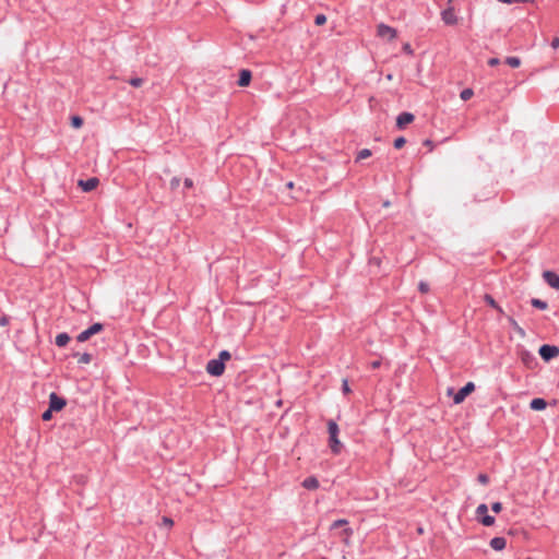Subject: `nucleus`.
Segmentation results:
<instances>
[{
  "instance_id": "26",
  "label": "nucleus",
  "mask_w": 559,
  "mask_h": 559,
  "mask_svg": "<svg viewBox=\"0 0 559 559\" xmlns=\"http://www.w3.org/2000/svg\"><path fill=\"white\" fill-rule=\"evenodd\" d=\"M231 358V355L228 350H222L218 355V360H221L223 364Z\"/></svg>"
},
{
  "instance_id": "27",
  "label": "nucleus",
  "mask_w": 559,
  "mask_h": 559,
  "mask_svg": "<svg viewBox=\"0 0 559 559\" xmlns=\"http://www.w3.org/2000/svg\"><path fill=\"white\" fill-rule=\"evenodd\" d=\"M348 524V521L345 520V519H340V520H336L332 523L331 525V528H337V527H341V526H345Z\"/></svg>"
},
{
  "instance_id": "47",
  "label": "nucleus",
  "mask_w": 559,
  "mask_h": 559,
  "mask_svg": "<svg viewBox=\"0 0 559 559\" xmlns=\"http://www.w3.org/2000/svg\"><path fill=\"white\" fill-rule=\"evenodd\" d=\"M499 314H504L503 309L498 305V308H496Z\"/></svg>"
},
{
  "instance_id": "31",
  "label": "nucleus",
  "mask_w": 559,
  "mask_h": 559,
  "mask_svg": "<svg viewBox=\"0 0 559 559\" xmlns=\"http://www.w3.org/2000/svg\"><path fill=\"white\" fill-rule=\"evenodd\" d=\"M129 83L133 86V87H140L142 84H143V79L141 78H132Z\"/></svg>"
},
{
  "instance_id": "48",
  "label": "nucleus",
  "mask_w": 559,
  "mask_h": 559,
  "mask_svg": "<svg viewBox=\"0 0 559 559\" xmlns=\"http://www.w3.org/2000/svg\"><path fill=\"white\" fill-rule=\"evenodd\" d=\"M345 534H346V535H348V536H349V535H352V534H353L352 528L346 527V528H345Z\"/></svg>"
},
{
  "instance_id": "44",
  "label": "nucleus",
  "mask_w": 559,
  "mask_h": 559,
  "mask_svg": "<svg viewBox=\"0 0 559 559\" xmlns=\"http://www.w3.org/2000/svg\"><path fill=\"white\" fill-rule=\"evenodd\" d=\"M404 51L408 52V53H412V48H411V45L409 44H405L404 47H403Z\"/></svg>"
},
{
  "instance_id": "14",
  "label": "nucleus",
  "mask_w": 559,
  "mask_h": 559,
  "mask_svg": "<svg viewBox=\"0 0 559 559\" xmlns=\"http://www.w3.org/2000/svg\"><path fill=\"white\" fill-rule=\"evenodd\" d=\"M301 485L308 490H314L319 487V480L314 476H310L304 479Z\"/></svg>"
},
{
  "instance_id": "28",
  "label": "nucleus",
  "mask_w": 559,
  "mask_h": 559,
  "mask_svg": "<svg viewBox=\"0 0 559 559\" xmlns=\"http://www.w3.org/2000/svg\"><path fill=\"white\" fill-rule=\"evenodd\" d=\"M92 361V355L84 353L80 356L79 362L80 364H90Z\"/></svg>"
},
{
  "instance_id": "38",
  "label": "nucleus",
  "mask_w": 559,
  "mask_h": 559,
  "mask_svg": "<svg viewBox=\"0 0 559 559\" xmlns=\"http://www.w3.org/2000/svg\"><path fill=\"white\" fill-rule=\"evenodd\" d=\"M9 322H10V319H9V317H8V316H2V317L0 318V325H1V326H5V325H8V324H9Z\"/></svg>"
},
{
  "instance_id": "52",
  "label": "nucleus",
  "mask_w": 559,
  "mask_h": 559,
  "mask_svg": "<svg viewBox=\"0 0 559 559\" xmlns=\"http://www.w3.org/2000/svg\"><path fill=\"white\" fill-rule=\"evenodd\" d=\"M425 143L427 144V146H430V141L429 140H427Z\"/></svg>"
},
{
  "instance_id": "13",
  "label": "nucleus",
  "mask_w": 559,
  "mask_h": 559,
  "mask_svg": "<svg viewBox=\"0 0 559 559\" xmlns=\"http://www.w3.org/2000/svg\"><path fill=\"white\" fill-rule=\"evenodd\" d=\"M506 545L507 540L504 537H493L490 540V547L497 551L503 550L506 548Z\"/></svg>"
},
{
  "instance_id": "39",
  "label": "nucleus",
  "mask_w": 559,
  "mask_h": 559,
  "mask_svg": "<svg viewBox=\"0 0 559 559\" xmlns=\"http://www.w3.org/2000/svg\"><path fill=\"white\" fill-rule=\"evenodd\" d=\"M342 389L344 393H348L350 391L347 379L343 380Z\"/></svg>"
},
{
  "instance_id": "49",
  "label": "nucleus",
  "mask_w": 559,
  "mask_h": 559,
  "mask_svg": "<svg viewBox=\"0 0 559 559\" xmlns=\"http://www.w3.org/2000/svg\"><path fill=\"white\" fill-rule=\"evenodd\" d=\"M453 393H454L453 388H449V389H448V394H449V395H451V394H453Z\"/></svg>"
},
{
  "instance_id": "20",
  "label": "nucleus",
  "mask_w": 559,
  "mask_h": 559,
  "mask_svg": "<svg viewBox=\"0 0 559 559\" xmlns=\"http://www.w3.org/2000/svg\"><path fill=\"white\" fill-rule=\"evenodd\" d=\"M479 521L485 526H491L495 523V518L491 516V515L486 514L483 518H480Z\"/></svg>"
},
{
  "instance_id": "22",
  "label": "nucleus",
  "mask_w": 559,
  "mask_h": 559,
  "mask_svg": "<svg viewBox=\"0 0 559 559\" xmlns=\"http://www.w3.org/2000/svg\"><path fill=\"white\" fill-rule=\"evenodd\" d=\"M370 156H371V151L368 150V148H364V150L358 152L356 160H362V159L368 158Z\"/></svg>"
},
{
  "instance_id": "6",
  "label": "nucleus",
  "mask_w": 559,
  "mask_h": 559,
  "mask_svg": "<svg viewBox=\"0 0 559 559\" xmlns=\"http://www.w3.org/2000/svg\"><path fill=\"white\" fill-rule=\"evenodd\" d=\"M225 366L218 359H211L206 365V371L211 376L219 377L224 373Z\"/></svg>"
},
{
  "instance_id": "3",
  "label": "nucleus",
  "mask_w": 559,
  "mask_h": 559,
  "mask_svg": "<svg viewBox=\"0 0 559 559\" xmlns=\"http://www.w3.org/2000/svg\"><path fill=\"white\" fill-rule=\"evenodd\" d=\"M538 353L545 361H549L559 356V347L545 344L540 346Z\"/></svg>"
},
{
  "instance_id": "37",
  "label": "nucleus",
  "mask_w": 559,
  "mask_h": 559,
  "mask_svg": "<svg viewBox=\"0 0 559 559\" xmlns=\"http://www.w3.org/2000/svg\"><path fill=\"white\" fill-rule=\"evenodd\" d=\"M52 409L51 408H48L47 411H45L41 415V418L44 420H49L51 418V414H52Z\"/></svg>"
},
{
  "instance_id": "18",
  "label": "nucleus",
  "mask_w": 559,
  "mask_h": 559,
  "mask_svg": "<svg viewBox=\"0 0 559 559\" xmlns=\"http://www.w3.org/2000/svg\"><path fill=\"white\" fill-rule=\"evenodd\" d=\"M508 321L510 323V325L522 336L525 335V332L524 330L518 324V322L512 318V317H508Z\"/></svg>"
},
{
  "instance_id": "23",
  "label": "nucleus",
  "mask_w": 559,
  "mask_h": 559,
  "mask_svg": "<svg viewBox=\"0 0 559 559\" xmlns=\"http://www.w3.org/2000/svg\"><path fill=\"white\" fill-rule=\"evenodd\" d=\"M488 512V507L485 504V503H481L479 504L477 508H476V514L477 516L480 519L483 518L484 515H486Z\"/></svg>"
},
{
  "instance_id": "24",
  "label": "nucleus",
  "mask_w": 559,
  "mask_h": 559,
  "mask_svg": "<svg viewBox=\"0 0 559 559\" xmlns=\"http://www.w3.org/2000/svg\"><path fill=\"white\" fill-rule=\"evenodd\" d=\"M484 300L486 301L487 305H489L491 308L496 309L498 308V304L496 302V300L493 299V297L489 294H486L484 296Z\"/></svg>"
},
{
  "instance_id": "45",
  "label": "nucleus",
  "mask_w": 559,
  "mask_h": 559,
  "mask_svg": "<svg viewBox=\"0 0 559 559\" xmlns=\"http://www.w3.org/2000/svg\"><path fill=\"white\" fill-rule=\"evenodd\" d=\"M551 45L554 48H557L559 46V38H555Z\"/></svg>"
},
{
  "instance_id": "4",
  "label": "nucleus",
  "mask_w": 559,
  "mask_h": 559,
  "mask_svg": "<svg viewBox=\"0 0 559 559\" xmlns=\"http://www.w3.org/2000/svg\"><path fill=\"white\" fill-rule=\"evenodd\" d=\"M475 390V384L473 382H467L462 389H460L453 395L454 404H461L464 402L467 395H469Z\"/></svg>"
},
{
  "instance_id": "1",
  "label": "nucleus",
  "mask_w": 559,
  "mask_h": 559,
  "mask_svg": "<svg viewBox=\"0 0 559 559\" xmlns=\"http://www.w3.org/2000/svg\"><path fill=\"white\" fill-rule=\"evenodd\" d=\"M328 431H329V443L332 452L334 454H338L342 449V443L340 442L337 436H338V426L335 421L330 420L328 423Z\"/></svg>"
},
{
  "instance_id": "16",
  "label": "nucleus",
  "mask_w": 559,
  "mask_h": 559,
  "mask_svg": "<svg viewBox=\"0 0 559 559\" xmlns=\"http://www.w3.org/2000/svg\"><path fill=\"white\" fill-rule=\"evenodd\" d=\"M70 341V336L67 333H59L56 336L55 343L59 347H64Z\"/></svg>"
},
{
  "instance_id": "53",
  "label": "nucleus",
  "mask_w": 559,
  "mask_h": 559,
  "mask_svg": "<svg viewBox=\"0 0 559 559\" xmlns=\"http://www.w3.org/2000/svg\"><path fill=\"white\" fill-rule=\"evenodd\" d=\"M425 143L427 144V146H430V141L429 140H427Z\"/></svg>"
},
{
  "instance_id": "29",
  "label": "nucleus",
  "mask_w": 559,
  "mask_h": 559,
  "mask_svg": "<svg viewBox=\"0 0 559 559\" xmlns=\"http://www.w3.org/2000/svg\"><path fill=\"white\" fill-rule=\"evenodd\" d=\"M71 122L74 128H80L83 124V119L79 116H73Z\"/></svg>"
},
{
  "instance_id": "46",
  "label": "nucleus",
  "mask_w": 559,
  "mask_h": 559,
  "mask_svg": "<svg viewBox=\"0 0 559 559\" xmlns=\"http://www.w3.org/2000/svg\"><path fill=\"white\" fill-rule=\"evenodd\" d=\"M499 2H502V3H514V2H518V0H498Z\"/></svg>"
},
{
  "instance_id": "19",
  "label": "nucleus",
  "mask_w": 559,
  "mask_h": 559,
  "mask_svg": "<svg viewBox=\"0 0 559 559\" xmlns=\"http://www.w3.org/2000/svg\"><path fill=\"white\" fill-rule=\"evenodd\" d=\"M506 63L511 68H519L521 64V60L518 57H507Z\"/></svg>"
},
{
  "instance_id": "35",
  "label": "nucleus",
  "mask_w": 559,
  "mask_h": 559,
  "mask_svg": "<svg viewBox=\"0 0 559 559\" xmlns=\"http://www.w3.org/2000/svg\"><path fill=\"white\" fill-rule=\"evenodd\" d=\"M491 510L495 512V513H499L501 510H502V504L501 502H493L491 504Z\"/></svg>"
},
{
  "instance_id": "33",
  "label": "nucleus",
  "mask_w": 559,
  "mask_h": 559,
  "mask_svg": "<svg viewBox=\"0 0 559 559\" xmlns=\"http://www.w3.org/2000/svg\"><path fill=\"white\" fill-rule=\"evenodd\" d=\"M418 289L423 293V294H426L429 292V285L425 282H420L419 285H418Z\"/></svg>"
},
{
  "instance_id": "5",
  "label": "nucleus",
  "mask_w": 559,
  "mask_h": 559,
  "mask_svg": "<svg viewBox=\"0 0 559 559\" xmlns=\"http://www.w3.org/2000/svg\"><path fill=\"white\" fill-rule=\"evenodd\" d=\"M377 34L379 37L388 39V40H394L397 36V32L395 28L386 25V24H379L377 27Z\"/></svg>"
},
{
  "instance_id": "54",
  "label": "nucleus",
  "mask_w": 559,
  "mask_h": 559,
  "mask_svg": "<svg viewBox=\"0 0 559 559\" xmlns=\"http://www.w3.org/2000/svg\"><path fill=\"white\" fill-rule=\"evenodd\" d=\"M526 559H534V558H531V557H530V558H526Z\"/></svg>"
},
{
  "instance_id": "42",
  "label": "nucleus",
  "mask_w": 559,
  "mask_h": 559,
  "mask_svg": "<svg viewBox=\"0 0 559 559\" xmlns=\"http://www.w3.org/2000/svg\"><path fill=\"white\" fill-rule=\"evenodd\" d=\"M381 366V359H377L370 364V367L377 369Z\"/></svg>"
},
{
  "instance_id": "55",
  "label": "nucleus",
  "mask_w": 559,
  "mask_h": 559,
  "mask_svg": "<svg viewBox=\"0 0 559 559\" xmlns=\"http://www.w3.org/2000/svg\"><path fill=\"white\" fill-rule=\"evenodd\" d=\"M321 559H326V558H321Z\"/></svg>"
},
{
  "instance_id": "11",
  "label": "nucleus",
  "mask_w": 559,
  "mask_h": 559,
  "mask_svg": "<svg viewBox=\"0 0 559 559\" xmlns=\"http://www.w3.org/2000/svg\"><path fill=\"white\" fill-rule=\"evenodd\" d=\"M98 182H99V180L97 178L93 177V178H88L87 180H80L79 186L82 188L83 191L90 192L97 187Z\"/></svg>"
},
{
  "instance_id": "50",
  "label": "nucleus",
  "mask_w": 559,
  "mask_h": 559,
  "mask_svg": "<svg viewBox=\"0 0 559 559\" xmlns=\"http://www.w3.org/2000/svg\"><path fill=\"white\" fill-rule=\"evenodd\" d=\"M286 186H287V188H289V189H290V188H293L294 183H293L292 181H289V182H287V185H286Z\"/></svg>"
},
{
  "instance_id": "40",
  "label": "nucleus",
  "mask_w": 559,
  "mask_h": 559,
  "mask_svg": "<svg viewBox=\"0 0 559 559\" xmlns=\"http://www.w3.org/2000/svg\"><path fill=\"white\" fill-rule=\"evenodd\" d=\"M499 63H500V60H499L498 58H490V59L488 60V64H489L490 67H496V66H498Z\"/></svg>"
},
{
  "instance_id": "9",
  "label": "nucleus",
  "mask_w": 559,
  "mask_h": 559,
  "mask_svg": "<svg viewBox=\"0 0 559 559\" xmlns=\"http://www.w3.org/2000/svg\"><path fill=\"white\" fill-rule=\"evenodd\" d=\"M441 17L447 25H454L457 22V17L455 15L453 8H448L443 10L441 13Z\"/></svg>"
},
{
  "instance_id": "12",
  "label": "nucleus",
  "mask_w": 559,
  "mask_h": 559,
  "mask_svg": "<svg viewBox=\"0 0 559 559\" xmlns=\"http://www.w3.org/2000/svg\"><path fill=\"white\" fill-rule=\"evenodd\" d=\"M252 74L249 70H241L239 74L238 85L241 87L248 86L250 84Z\"/></svg>"
},
{
  "instance_id": "36",
  "label": "nucleus",
  "mask_w": 559,
  "mask_h": 559,
  "mask_svg": "<svg viewBox=\"0 0 559 559\" xmlns=\"http://www.w3.org/2000/svg\"><path fill=\"white\" fill-rule=\"evenodd\" d=\"M179 183H180V179L177 178V177H174L171 180H170V188L171 189H177L179 187Z\"/></svg>"
},
{
  "instance_id": "51",
  "label": "nucleus",
  "mask_w": 559,
  "mask_h": 559,
  "mask_svg": "<svg viewBox=\"0 0 559 559\" xmlns=\"http://www.w3.org/2000/svg\"><path fill=\"white\" fill-rule=\"evenodd\" d=\"M383 205H384V206H389V205H390V202H388V201H386V202H384V203H383Z\"/></svg>"
},
{
  "instance_id": "32",
  "label": "nucleus",
  "mask_w": 559,
  "mask_h": 559,
  "mask_svg": "<svg viewBox=\"0 0 559 559\" xmlns=\"http://www.w3.org/2000/svg\"><path fill=\"white\" fill-rule=\"evenodd\" d=\"M326 22V16L324 14H318L314 19V23L317 25H323Z\"/></svg>"
},
{
  "instance_id": "41",
  "label": "nucleus",
  "mask_w": 559,
  "mask_h": 559,
  "mask_svg": "<svg viewBox=\"0 0 559 559\" xmlns=\"http://www.w3.org/2000/svg\"><path fill=\"white\" fill-rule=\"evenodd\" d=\"M163 523H164L166 526L170 527V526H173L174 521H173L171 519L167 518V516H164V518H163Z\"/></svg>"
},
{
  "instance_id": "34",
  "label": "nucleus",
  "mask_w": 559,
  "mask_h": 559,
  "mask_svg": "<svg viewBox=\"0 0 559 559\" xmlns=\"http://www.w3.org/2000/svg\"><path fill=\"white\" fill-rule=\"evenodd\" d=\"M477 479L483 485H487L489 483V477L486 474H479Z\"/></svg>"
},
{
  "instance_id": "43",
  "label": "nucleus",
  "mask_w": 559,
  "mask_h": 559,
  "mask_svg": "<svg viewBox=\"0 0 559 559\" xmlns=\"http://www.w3.org/2000/svg\"><path fill=\"white\" fill-rule=\"evenodd\" d=\"M192 185H193L192 180H191V179H189V178H186V180H185V187H186V188H191V187H192Z\"/></svg>"
},
{
  "instance_id": "7",
  "label": "nucleus",
  "mask_w": 559,
  "mask_h": 559,
  "mask_svg": "<svg viewBox=\"0 0 559 559\" xmlns=\"http://www.w3.org/2000/svg\"><path fill=\"white\" fill-rule=\"evenodd\" d=\"M67 404V401L59 396L57 393L52 392L49 395V408H51L55 412L61 411Z\"/></svg>"
},
{
  "instance_id": "25",
  "label": "nucleus",
  "mask_w": 559,
  "mask_h": 559,
  "mask_svg": "<svg viewBox=\"0 0 559 559\" xmlns=\"http://www.w3.org/2000/svg\"><path fill=\"white\" fill-rule=\"evenodd\" d=\"M474 92L471 88H465L461 92L460 97L463 100H468L473 96Z\"/></svg>"
},
{
  "instance_id": "2",
  "label": "nucleus",
  "mask_w": 559,
  "mask_h": 559,
  "mask_svg": "<svg viewBox=\"0 0 559 559\" xmlns=\"http://www.w3.org/2000/svg\"><path fill=\"white\" fill-rule=\"evenodd\" d=\"M103 329H104V325H103L102 323H98V322H97V323H94V324H93V325H91L88 329H86V330L82 331V332L78 335L76 340H78V342H81V343L86 342V341H87V340H90L93 335H95V334H97V333L102 332V331H103Z\"/></svg>"
},
{
  "instance_id": "17",
  "label": "nucleus",
  "mask_w": 559,
  "mask_h": 559,
  "mask_svg": "<svg viewBox=\"0 0 559 559\" xmlns=\"http://www.w3.org/2000/svg\"><path fill=\"white\" fill-rule=\"evenodd\" d=\"M531 304L533 307L540 309V310H546L548 308L547 302L542 299H538V298H533L531 300Z\"/></svg>"
},
{
  "instance_id": "15",
  "label": "nucleus",
  "mask_w": 559,
  "mask_h": 559,
  "mask_svg": "<svg viewBox=\"0 0 559 559\" xmlns=\"http://www.w3.org/2000/svg\"><path fill=\"white\" fill-rule=\"evenodd\" d=\"M547 406V402L544 399H533L530 403V407L534 411H543Z\"/></svg>"
},
{
  "instance_id": "30",
  "label": "nucleus",
  "mask_w": 559,
  "mask_h": 559,
  "mask_svg": "<svg viewBox=\"0 0 559 559\" xmlns=\"http://www.w3.org/2000/svg\"><path fill=\"white\" fill-rule=\"evenodd\" d=\"M405 143H406L405 138L400 136V138H397V139H395V140H394V147H395V148H397V150H399V148H402V147L404 146V144H405Z\"/></svg>"
},
{
  "instance_id": "10",
  "label": "nucleus",
  "mask_w": 559,
  "mask_h": 559,
  "mask_svg": "<svg viewBox=\"0 0 559 559\" xmlns=\"http://www.w3.org/2000/svg\"><path fill=\"white\" fill-rule=\"evenodd\" d=\"M414 115L411 112H402L396 118V126L399 129H403L405 126L414 121Z\"/></svg>"
},
{
  "instance_id": "21",
  "label": "nucleus",
  "mask_w": 559,
  "mask_h": 559,
  "mask_svg": "<svg viewBox=\"0 0 559 559\" xmlns=\"http://www.w3.org/2000/svg\"><path fill=\"white\" fill-rule=\"evenodd\" d=\"M522 361L526 365L535 361V357L530 352L522 353Z\"/></svg>"
},
{
  "instance_id": "8",
  "label": "nucleus",
  "mask_w": 559,
  "mask_h": 559,
  "mask_svg": "<svg viewBox=\"0 0 559 559\" xmlns=\"http://www.w3.org/2000/svg\"><path fill=\"white\" fill-rule=\"evenodd\" d=\"M544 281L551 287L559 290V275L552 271H545L543 273Z\"/></svg>"
}]
</instances>
